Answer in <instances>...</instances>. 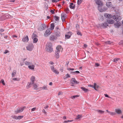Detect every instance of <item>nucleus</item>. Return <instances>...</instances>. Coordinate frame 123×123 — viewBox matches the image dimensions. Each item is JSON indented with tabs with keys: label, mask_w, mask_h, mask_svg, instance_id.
Wrapping results in <instances>:
<instances>
[{
	"label": "nucleus",
	"mask_w": 123,
	"mask_h": 123,
	"mask_svg": "<svg viewBox=\"0 0 123 123\" xmlns=\"http://www.w3.org/2000/svg\"><path fill=\"white\" fill-rule=\"evenodd\" d=\"M105 43L106 44H111V42L110 41H106L105 42Z\"/></svg>",
	"instance_id": "obj_47"
},
{
	"label": "nucleus",
	"mask_w": 123,
	"mask_h": 123,
	"mask_svg": "<svg viewBox=\"0 0 123 123\" xmlns=\"http://www.w3.org/2000/svg\"><path fill=\"white\" fill-rule=\"evenodd\" d=\"M99 66V64L98 63H95V66L96 67H98Z\"/></svg>",
	"instance_id": "obj_56"
},
{
	"label": "nucleus",
	"mask_w": 123,
	"mask_h": 123,
	"mask_svg": "<svg viewBox=\"0 0 123 123\" xmlns=\"http://www.w3.org/2000/svg\"><path fill=\"white\" fill-rule=\"evenodd\" d=\"M50 26L51 30H53L55 27V25L53 23L51 24Z\"/></svg>",
	"instance_id": "obj_28"
},
{
	"label": "nucleus",
	"mask_w": 123,
	"mask_h": 123,
	"mask_svg": "<svg viewBox=\"0 0 123 123\" xmlns=\"http://www.w3.org/2000/svg\"><path fill=\"white\" fill-rule=\"evenodd\" d=\"M11 117L14 119L17 120V117L16 116L12 115L11 116Z\"/></svg>",
	"instance_id": "obj_38"
},
{
	"label": "nucleus",
	"mask_w": 123,
	"mask_h": 123,
	"mask_svg": "<svg viewBox=\"0 0 123 123\" xmlns=\"http://www.w3.org/2000/svg\"><path fill=\"white\" fill-rule=\"evenodd\" d=\"M106 5L108 7H110L112 6L111 3L110 2H107L106 4Z\"/></svg>",
	"instance_id": "obj_20"
},
{
	"label": "nucleus",
	"mask_w": 123,
	"mask_h": 123,
	"mask_svg": "<svg viewBox=\"0 0 123 123\" xmlns=\"http://www.w3.org/2000/svg\"><path fill=\"white\" fill-rule=\"evenodd\" d=\"M37 37V35L33 33L32 36V38L33 39V38H34L35 37Z\"/></svg>",
	"instance_id": "obj_40"
},
{
	"label": "nucleus",
	"mask_w": 123,
	"mask_h": 123,
	"mask_svg": "<svg viewBox=\"0 0 123 123\" xmlns=\"http://www.w3.org/2000/svg\"><path fill=\"white\" fill-rule=\"evenodd\" d=\"M69 7L70 8L74 9L75 8V5L73 3H70Z\"/></svg>",
	"instance_id": "obj_16"
},
{
	"label": "nucleus",
	"mask_w": 123,
	"mask_h": 123,
	"mask_svg": "<svg viewBox=\"0 0 123 123\" xmlns=\"http://www.w3.org/2000/svg\"><path fill=\"white\" fill-rule=\"evenodd\" d=\"M42 89L43 90H47V86H44L42 88Z\"/></svg>",
	"instance_id": "obj_42"
},
{
	"label": "nucleus",
	"mask_w": 123,
	"mask_h": 123,
	"mask_svg": "<svg viewBox=\"0 0 123 123\" xmlns=\"http://www.w3.org/2000/svg\"><path fill=\"white\" fill-rule=\"evenodd\" d=\"M61 48L62 47L61 45H58L56 47V50H57L59 51V52H60Z\"/></svg>",
	"instance_id": "obj_24"
},
{
	"label": "nucleus",
	"mask_w": 123,
	"mask_h": 123,
	"mask_svg": "<svg viewBox=\"0 0 123 123\" xmlns=\"http://www.w3.org/2000/svg\"><path fill=\"white\" fill-rule=\"evenodd\" d=\"M81 89L85 92H87L88 91V89L85 88L83 87H80Z\"/></svg>",
	"instance_id": "obj_25"
},
{
	"label": "nucleus",
	"mask_w": 123,
	"mask_h": 123,
	"mask_svg": "<svg viewBox=\"0 0 123 123\" xmlns=\"http://www.w3.org/2000/svg\"><path fill=\"white\" fill-rule=\"evenodd\" d=\"M108 113L111 115H115V112H112L108 111Z\"/></svg>",
	"instance_id": "obj_45"
},
{
	"label": "nucleus",
	"mask_w": 123,
	"mask_h": 123,
	"mask_svg": "<svg viewBox=\"0 0 123 123\" xmlns=\"http://www.w3.org/2000/svg\"><path fill=\"white\" fill-rule=\"evenodd\" d=\"M97 111L98 112L101 114H103L104 112V111L100 110H97Z\"/></svg>",
	"instance_id": "obj_35"
},
{
	"label": "nucleus",
	"mask_w": 123,
	"mask_h": 123,
	"mask_svg": "<svg viewBox=\"0 0 123 123\" xmlns=\"http://www.w3.org/2000/svg\"><path fill=\"white\" fill-rule=\"evenodd\" d=\"M28 67L30 69L33 70L34 69L35 65L32 64V65L29 66H28Z\"/></svg>",
	"instance_id": "obj_23"
},
{
	"label": "nucleus",
	"mask_w": 123,
	"mask_h": 123,
	"mask_svg": "<svg viewBox=\"0 0 123 123\" xmlns=\"http://www.w3.org/2000/svg\"><path fill=\"white\" fill-rule=\"evenodd\" d=\"M33 43H36L37 42L38 39L37 38L35 37L34 38H33Z\"/></svg>",
	"instance_id": "obj_32"
},
{
	"label": "nucleus",
	"mask_w": 123,
	"mask_h": 123,
	"mask_svg": "<svg viewBox=\"0 0 123 123\" xmlns=\"http://www.w3.org/2000/svg\"><path fill=\"white\" fill-rule=\"evenodd\" d=\"M95 1L96 3L98 6V10L100 12H101V10L99 8L102 5V4L99 0H95Z\"/></svg>",
	"instance_id": "obj_3"
},
{
	"label": "nucleus",
	"mask_w": 123,
	"mask_h": 123,
	"mask_svg": "<svg viewBox=\"0 0 123 123\" xmlns=\"http://www.w3.org/2000/svg\"><path fill=\"white\" fill-rule=\"evenodd\" d=\"M9 52V51L7 50H5V52L4 53L6 54L8 53Z\"/></svg>",
	"instance_id": "obj_57"
},
{
	"label": "nucleus",
	"mask_w": 123,
	"mask_h": 123,
	"mask_svg": "<svg viewBox=\"0 0 123 123\" xmlns=\"http://www.w3.org/2000/svg\"><path fill=\"white\" fill-rule=\"evenodd\" d=\"M77 34L78 35H79L80 36H82V34H81L80 32L79 31H77Z\"/></svg>",
	"instance_id": "obj_44"
},
{
	"label": "nucleus",
	"mask_w": 123,
	"mask_h": 123,
	"mask_svg": "<svg viewBox=\"0 0 123 123\" xmlns=\"http://www.w3.org/2000/svg\"><path fill=\"white\" fill-rule=\"evenodd\" d=\"M55 35L57 36H60L61 35L60 30L55 31Z\"/></svg>",
	"instance_id": "obj_17"
},
{
	"label": "nucleus",
	"mask_w": 123,
	"mask_h": 123,
	"mask_svg": "<svg viewBox=\"0 0 123 123\" xmlns=\"http://www.w3.org/2000/svg\"><path fill=\"white\" fill-rule=\"evenodd\" d=\"M50 68L51 70L52 71H53L55 69L54 68V65H52L50 66Z\"/></svg>",
	"instance_id": "obj_36"
},
{
	"label": "nucleus",
	"mask_w": 123,
	"mask_h": 123,
	"mask_svg": "<svg viewBox=\"0 0 123 123\" xmlns=\"http://www.w3.org/2000/svg\"><path fill=\"white\" fill-rule=\"evenodd\" d=\"M46 27V25L45 24H43L41 25V26L38 28V30L40 31H42L45 29Z\"/></svg>",
	"instance_id": "obj_4"
},
{
	"label": "nucleus",
	"mask_w": 123,
	"mask_h": 123,
	"mask_svg": "<svg viewBox=\"0 0 123 123\" xmlns=\"http://www.w3.org/2000/svg\"><path fill=\"white\" fill-rule=\"evenodd\" d=\"M80 73V72L78 71H76L74 72H71L70 74H79Z\"/></svg>",
	"instance_id": "obj_27"
},
{
	"label": "nucleus",
	"mask_w": 123,
	"mask_h": 123,
	"mask_svg": "<svg viewBox=\"0 0 123 123\" xmlns=\"http://www.w3.org/2000/svg\"><path fill=\"white\" fill-rule=\"evenodd\" d=\"M36 109V108H32L31 110V111H34Z\"/></svg>",
	"instance_id": "obj_62"
},
{
	"label": "nucleus",
	"mask_w": 123,
	"mask_h": 123,
	"mask_svg": "<svg viewBox=\"0 0 123 123\" xmlns=\"http://www.w3.org/2000/svg\"><path fill=\"white\" fill-rule=\"evenodd\" d=\"M56 39V37H55L53 35L51 36L49 38V39L51 40L54 41Z\"/></svg>",
	"instance_id": "obj_19"
},
{
	"label": "nucleus",
	"mask_w": 123,
	"mask_h": 123,
	"mask_svg": "<svg viewBox=\"0 0 123 123\" xmlns=\"http://www.w3.org/2000/svg\"><path fill=\"white\" fill-rule=\"evenodd\" d=\"M65 10L67 12V13H68L69 11V10L68 8L66 9Z\"/></svg>",
	"instance_id": "obj_58"
},
{
	"label": "nucleus",
	"mask_w": 123,
	"mask_h": 123,
	"mask_svg": "<svg viewBox=\"0 0 123 123\" xmlns=\"http://www.w3.org/2000/svg\"><path fill=\"white\" fill-rule=\"evenodd\" d=\"M72 121L71 120H67V121H65L64 122V123H68V122H71Z\"/></svg>",
	"instance_id": "obj_60"
},
{
	"label": "nucleus",
	"mask_w": 123,
	"mask_h": 123,
	"mask_svg": "<svg viewBox=\"0 0 123 123\" xmlns=\"http://www.w3.org/2000/svg\"><path fill=\"white\" fill-rule=\"evenodd\" d=\"M51 32L50 29H47L45 31L44 35L45 36H48L50 34Z\"/></svg>",
	"instance_id": "obj_9"
},
{
	"label": "nucleus",
	"mask_w": 123,
	"mask_h": 123,
	"mask_svg": "<svg viewBox=\"0 0 123 123\" xmlns=\"http://www.w3.org/2000/svg\"><path fill=\"white\" fill-rule=\"evenodd\" d=\"M50 12H51V13L53 14H54L55 13L54 11L53 10H51L50 11Z\"/></svg>",
	"instance_id": "obj_61"
},
{
	"label": "nucleus",
	"mask_w": 123,
	"mask_h": 123,
	"mask_svg": "<svg viewBox=\"0 0 123 123\" xmlns=\"http://www.w3.org/2000/svg\"><path fill=\"white\" fill-rule=\"evenodd\" d=\"M59 1V0H52V1L53 2L56 3L58 1Z\"/></svg>",
	"instance_id": "obj_55"
},
{
	"label": "nucleus",
	"mask_w": 123,
	"mask_h": 123,
	"mask_svg": "<svg viewBox=\"0 0 123 123\" xmlns=\"http://www.w3.org/2000/svg\"><path fill=\"white\" fill-rule=\"evenodd\" d=\"M1 82L2 83L3 85H5V84L4 83V80L3 79H1Z\"/></svg>",
	"instance_id": "obj_50"
},
{
	"label": "nucleus",
	"mask_w": 123,
	"mask_h": 123,
	"mask_svg": "<svg viewBox=\"0 0 123 123\" xmlns=\"http://www.w3.org/2000/svg\"><path fill=\"white\" fill-rule=\"evenodd\" d=\"M35 77L34 76H32L31 78V82H32V84H33L34 81L35 80Z\"/></svg>",
	"instance_id": "obj_26"
},
{
	"label": "nucleus",
	"mask_w": 123,
	"mask_h": 123,
	"mask_svg": "<svg viewBox=\"0 0 123 123\" xmlns=\"http://www.w3.org/2000/svg\"><path fill=\"white\" fill-rule=\"evenodd\" d=\"M112 17L113 19L117 22L120 21L121 19V17L120 14H115Z\"/></svg>",
	"instance_id": "obj_2"
},
{
	"label": "nucleus",
	"mask_w": 123,
	"mask_h": 123,
	"mask_svg": "<svg viewBox=\"0 0 123 123\" xmlns=\"http://www.w3.org/2000/svg\"><path fill=\"white\" fill-rule=\"evenodd\" d=\"M24 109V107H22L20 108L19 109H18L16 111H15V112L17 113H18L20 112H22Z\"/></svg>",
	"instance_id": "obj_15"
},
{
	"label": "nucleus",
	"mask_w": 123,
	"mask_h": 123,
	"mask_svg": "<svg viewBox=\"0 0 123 123\" xmlns=\"http://www.w3.org/2000/svg\"><path fill=\"white\" fill-rule=\"evenodd\" d=\"M23 116H19L18 117H17V120H19L23 118Z\"/></svg>",
	"instance_id": "obj_33"
},
{
	"label": "nucleus",
	"mask_w": 123,
	"mask_h": 123,
	"mask_svg": "<svg viewBox=\"0 0 123 123\" xmlns=\"http://www.w3.org/2000/svg\"><path fill=\"white\" fill-rule=\"evenodd\" d=\"M29 40L28 37L27 36H26L24 37L23 38L22 41L24 42H28Z\"/></svg>",
	"instance_id": "obj_11"
},
{
	"label": "nucleus",
	"mask_w": 123,
	"mask_h": 123,
	"mask_svg": "<svg viewBox=\"0 0 123 123\" xmlns=\"http://www.w3.org/2000/svg\"><path fill=\"white\" fill-rule=\"evenodd\" d=\"M70 81H71V83L73 84H74V83H78V82L75 80V79L74 78H72L71 80Z\"/></svg>",
	"instance_id": "obj_14"
},
{
	"label": "nucleus",
	"mask_w": 123,
	"mask_h": 123,
	"mask_svg": "<svg viewBox=\"0 0 123 123\" xmlns=\"http://www.w3.org/2000/svg\"><path fill=\"white\" fill-rule=\"evenodd\" d=\"M49 63L51 65H53L54 64L53 62L52 61L50 62H49Z\"/></svg>",
	"instance_id": "obj_64"
},
{
	"label": "nucleus",
	"mask_w": 123,
	"mask_h": 123,
	"mask_svg": "<svg viewBox=\"0 0 123 123\" xmlns=\"http://www.w3.org/2000/svg\"><path fill=\"white\" fill-rule=\"evenodd\" d=\"M78 97H79V95H75V96H71V98L72 99H74L75 98H77Z\"/></svg>",
	"instance_id": "obj_43"
},
{
	"label": "nucleus",
	"mask_w": 123,
	"mask_h": 123,
	"mask_svg": "<svg viewBox=\"0 0 123 123\" xmlns=\"http://www.w3.org/2000/svg\"><path fill=\"white\" fill-rule=\"evenodd\" d=\"M107 22L109 24H112L114 22V20L112 19H107Z\"/></svg>",
	"instance_id": "obj_18"
},
{
	"label": "nucleus",
	"mask_w": 123,
	"mask_h": 123,
	"mask_svg": "<svg viewBox=\"0 0 123 123\" xmlns=\"http://www.w3.org/2000/svg\"><path fill=\"white\" fill-rule=\"evenodd\" d=\"M119 44L120 45H122L123 46V40H121L119 43Z\"/></svg>",
	"instance_id": "obj_46"
},
{
	"label": "nucleus",
	"mask_w": 123,
	"mask_h": 123,
	"mask_svg": "<svg viewBox=\"0 0 123 123\" xmlns=\"http://www.w3.org/2000/svg\"><path fill=\"white\" fill-rule=\"evenodd\" d=\"M120 59L119 58H115L113 60V62H114L117 63V61L119 60Z\"/></svg>",
	"instance_id": "obj_29"
},
{
	"label": "nucleus",
	"mask_w": 123,
	"mask_h": 123,
	"mask_svg": "<svg viewBox=\"0 0 123 123\" xmlns=\"http://www.w3.org/2000/svg\"><path fill=\"white\" fill-rule=\"evenodd\" d=\"M53 72L55 74H58L59 73V72L55 69L54 70Z\"/></svg>",
	"instance_id": "obj_31"
},
{
	"label": "nucleus",
	"mask_w": 123,
	"mask_h": 123,
	"mask_svg": "<svg viewBox=\"0 0 123 123\" xmlns=\"http://www.w3.org/2000/svg\"><path fill=\"white\" fill-rule=\"evenodd\" d=\"M34 46L32 44H29L26 47L27 49L30 51H31L32 50Z\"/></svg>",
	"instance_id": "obj_5"
},
{
	"label": "nucleus",
	"mask_w": 123,
	"mask_h": 123,
	"mask_svg": "<svg viewBox=\"0 0 123 123\" xmlns=\"http://www.w3.org/2000/svg\"><path fill=\"white\" fill-rule=\"evenodd\" d=\"M83 0H78L77 3L78 5L80 4L82 2Z\"/></svg>",
	"instance_id": "obj_41"
},
{
	"label": "nucleus",
	"mask_w": 123,
	"mask_h": 123,
	"mask_svg": "<svg viewBox=\"0 0 123 123\" xmlns=\"http://www.w3.org/2000/svg\"><path fill=\"white\" fill-rule=\"evenodd\" d=\"M104 95L105 97H107L108 98H111V97H110V96H109L107 94H105Z\"/></svg>",
	"instance_id": "obj_53"
},
{
	"label": "nucleus",
	"mask_w": 123,
	"mask_h": 123,
	"mask_svg": "<svg viewBox=\"0 0 123 123\" xmlns=\"http://www.w3.org/2000/svg\"><path fill=\"white\" fill-rule=\"evenodd\" d=\"M33 86L34 87V89H36L37 87V85L35 84H34L33 85Z\"/></svg>",
	"instance_id": "obj_51"
},
{
	"label": "nucleus",
	"mask_w": 123,
	"mask_h": 123,
	"mask_svg": "<svg viewBox=\"0 0 123 123\" xmlns=\"http://www.w3.org/2000/svg\"><path fill=\"white\" fill-rule=\"evenodd\" d=\"M70 77V75L68 74H67L66 75V78H68V77Z\"/></svg>",
	"instance_id": "obj_52"
},
{
	"label": "nucleus",
	"mask_w": 123,
	"mask_h": 123,
	"mask_svg": "<svg viewBox=\"0 0 123 123\" xmlns=\"http://www.w3.org/2000/svg\"><path fill=\"white\" fill-rule=\"evenodd\" d=\"M104 16L106 18L108 19L111 18L113 17L111 15L107 13H105L104 14Z\"/></svg>",
	"instance_id": "obj_8"
},
{
	"label": "nucleus",
	"mask_w": 123,
	"mask_h": 123,
	"mask_svg": "<svg viewBox=\"0 0 123 123\" xmlns=\"http://www.w3.org/2000/svg\"><path fill=\"white\" fill-rule=\"evenodd\" d=\"M115 111L118 114H120L122 112L121 110L119 109H116Z\"/></svg>",
	"instance_id": "obj_22"
},
{
	"label": "nucleus",
	"mask_w": 123,
	"mask_h": 123,
	"mask_svg": "<svg viewBox=\"0 0 123 123\" xmlns=\"http://www.w3.org/2000/svg\"><path fill=\"white\" fill-rule=\"evenodd\" d=\"M99 25L101 27L103 28H106L107 26H108V23L107 22H105L104 23L99 24Z\"/></svg>",
	"instance_id": "obj_7"
},
{
	"label": "nucleus",
	"mask_w": 123,
	"mask_h": 123,
	"mask_svg": "<svg viewBox=\"0 0 123 123\" xmlns=\"http://www.w3.org/2000/svg\"><path fill=\"white\" fill-rule=\"evenodd\" d=\"M81 117V115H78L77 116L76 119H80Z\"/></svg>",
	"instance_id": "obj_37"
},
{
	"label": "nucleus",
	"mask_w": 123,
	"mask_h": 123,
	"mask_svg": "<svg viewBox=\"0 0 123 123\" xmlns=\"http://www.w3.org/2000/svg\"><path fill=\"white\" fill-rule=\"evenodd\" d=\"M66 17V14L63 13H62L61 14V19L63 22L65 20Z\"/></svg>",
	"instance_id": "obj_13"
},
{
	"label": "nucleus",
	"mask_w": 123,
	"mask_h": 123,
	"mask_svg": "<svg viewBox=\"0 0 123 123\" xmlns=\"http://www.w3.org/2000/svg\"><path fill=\"white\" fill-rule=\"evenodd\" d=\"M46 50L48 52H51L53 50L52 44L50 42L47 43L46 45Z\"/></svg>",
	"instance_id": "obj_1"
},
{
	"label": "nucleus",
	"mask_w": 123,
	"mask_h": 123,
	"mask_svg": "<svg viewBox=\"0 0 123 123\" xmlns=\"http://www.w3.org/2000/svg\"><path fill=\"white\" fill-rule=\"evenodd\" d=\"M91 86H92V87L94 88L95 90H97V88H98L99 86H98L97 85L96 83H94V85L92 86L90 85Z\"/></svg>",
	"instance_id": "obj_10"
},
{
	"label": "nucleus",
	"mask_w": 123,
	"mask_h": 123,
	"mask_svg": "<svg viewBox=\"0 0 123 123\" xmlns=\"http://www.w3.org/2000/svg\"><path fill=\"white\" fill-rule=\"evenodd\" d=\"M67 69L69 71L71 70L73 71L74 70V69L73 68H68Z\"/></svg>",
	"instance_id": "obj_54"
},
{
	"label": "nucleus",
	"mask_w": 123,
	"mask_h": 123,
	"mask_svg": "<svg viewBox=\"0 0 123 123\" xmlns=\"http://www.w3.org/2000/svg\"><path fill=\"white\" fill-rule=\"evenodd\" d=\"M55 29L56 30L55 31H59L60 30V29H59L58 26H57L55 28Z\"/></svg>",
	"instance_id": "obj_48"
},
{
	"label": "nucleus",
	"mask_w": 123,
	"mask_h": 123,
	"mask_svg": "<svg viewBox=\"0 0 123 123\" xmlns=\"http://www.w3.org/2000/svg\"><path fill=\"white\" fill-rule=\"evenodd\" d=\"M114 25L115 26V27L116 28H118L119 26V24L118 23L115 24Z\"/></svg>",
	"instance_id": "obj_39"
},
{
	"label": "nucleus",
	"mask_w": 123,
	"mask_h": 123,
	"mask_svg": "<svg viewBox=\"0 0 123 123\" xmlns=\"http://www.w3.org/2000/svg\"><path fill=\"white\" fill-rule=\"evenodd\" d=\"M4 30L3 29H1L0 30V33L3 32L4 31Z\"/></svg>",
	"instance_id": "obj_63"
},
{
	"label": "nucleus",
	"mask_w": 123,
	"mask_h": 123,
	"mask_svg": "<svg viewBox=\"0 0 123 123\" xmlns=\"http://www.w3.org/2000/svg\"><path fill=\"white\" fill-rule=\"evenodd\" d=\"M16 71L14 70L12 73V75L13 77H14L16 74Z\"/></svg>",
	"instance_id": "obj_30"
},
{
	"label": "nucleus",
	"mask_w": 123,
	"mask_h": 123,
	"mask_svg": "<svg viewBox=\"0 0 123 123\" xmlns=\"http://www.w3.org/2000/svg\"><path fill=\"white\" fill-rule=\"evenodd\" d=\"M57 50H55V57L57 58H58L59 57V52Z\"/></svg>",
	"instance_id": "obj_12"
},
{
	"label": "nucleus",
	"mask_w": 123,
	"mask_h": 123,
	"mask_svg": "<svg viewBox=\"0 0 123 123\" xmlns=\"http://www.w3.org/2000/svg\"><path fill=\"white\" fill-rule=\"evenodd\" d=\"M24 63L25 65H28V66H29L32 65V63H31L26 61H25L24 62Z\"/></svg>",
	"instance_id": "obj_21"
},
{
	"label": "nucleus",
	"mask_w": 123,
	"mask_h": 123,
	"mask_svg": "<svg viewBox=\"0 0 123 123\" xmlns=\"http://www.w3.org/2000/svg\"><path fill=\"white\" fill-rule=\"evenodd\" d=\"M76 27L77 29L79 28V26L78 24H76Z\"/></svg>",
	"instance_id": "obj_59"
},
{
	"label": "nucleus",
	"mask_w": 123,
	"mask_h": 123,
	"mask_svg": "<svg viewBox=\"0 0 123 123\" xmlns=\"http://www.w3.org/2000/svg\"><path fill=\"white\" fill-rule=\"evenodd\" d=\"M54 18L55 21H58L59 20V17L57 16H54Z\"/></svg>",
	"instance_id": "obj_34"
},
{
	"label": "nucleus",
	"mask_w": 123,
	"mask_h": 123,
	"mask_svg": "<svg viewBox=\"0 0 123 123\" xmlns=\"http://www.w3.org/2000/svg\"><path fill=\"white\" fill-rule=\"evenodd\" d=\"M32 84V82H31L30 83H29L28 84V87H30L32 85V84Z\"/></svg>",
	"instance_id": "obj_49"
},
{
	"label": "nucleus",
	"mask_w": 123,
	"mask_h": 123,
	"mask_svg": "<svg viewBox=\"0 0 123 123\" xmlns=\"http://www.w3.org/2000/svg\"><path fill=\"white\" fill-rule=\"evenodd\" d=\"M72 35V33L71 32H69L67 33L65 35V39H69L70 38Z\"/></svg>",
	"instance_id": "obj_6"
}]
</instances>
